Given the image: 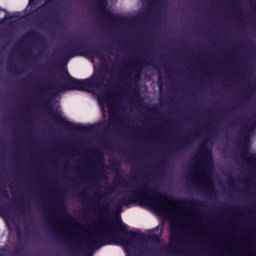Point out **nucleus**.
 Wrapping results in <instances>:
<instances>
[{"label":"nucleus","mask_w":256,"mask_h":256,"mask_svg":"<svg viewBox=\"0 0 256 256\" xmlns=\"http://www.w3.org/2000/svg\"><path fill=\"white\" fill-rule=\"evenodd\" d=\"M165 201H169V203H177L182 207L188 208L202 205V203L197 200H177L173 196L167 195L165 192L154 191L150 189L148 184H143L130 196H122L115 204L114 211L115 213H121V211H123V207H127V205H133L134 203H145V205H149V207L156 211V213H163L167 211Z\"/></svg>","instance_id":"f257e3e1"},{"label":"nucleus","mask_w":256,"mask_h":256,"mask_svg":"<svg viewBox=\"0 0 256 256\" xmlns=\"http://www.w3.org/2000/svg\"><path fill=\"white\" fill-rule=\"evenodd\" d=\"M108 231L107 232H98L92 235L88 239L87 246L80 245L77 249V253L79 256H93V252L89 253V249L93 247H103L105 245H112L114 241H121L125 247H133V243L136 241H143V239H147V234H143L141 232H135L127 229V226L123 225L121 220L118 221V231L123 235V237H119L117 235V228L115 224L108 222L107 223Z\"/></svg>","instance_id":"f03ea898"},{"label":"nucleus","mask_w":256,"mask_h":256,"mask_svg":"<svg viewBox=\"0 0 256 256\" xmlns=\"http://www.w3.org/2000/svg\"><path fill=\"white\" fill-rule=\"evenodd\" d=\"M103 83H105V73L103 72L90 78L79 80L72 77L66 71L64 82L57 80L49 84L48 89L52 91V95H57V93H62V91H90V89H99V87H103Z\"/></svg>","instance_id":"7ed1b4c3"},{"label":"nucleus","mask_w":256,"mask_h":256,"mask_svg":"<svg viewBox=\"0 0 256 256\" xmlns=\"http://www.w3.org/2000/svg\"><path fill=\"white\" fill-rule=\"evenodd\" d=\"M115 48L107 46L106 48H101L99 46H91L84 43H74L73 47L66 48L62 50V55L64 59H71V57H98L101 61H105V51L108 53H113Z\"/></svg>","instance_id":"20e7f679"},{"label":"nucleus","mask_w":256,"mask_h":256,"mask_svg":"<svg viewBox=\"0 0 256 256\" xmlns=\"http://www.w3.org/2000/svg\"><path fill=\"white\" fill-rule=\"evenodd\" d=\"M44 105L53 121H56V123L64 127V129H68V131H73L74 133H89V131H93V125L85 126L69 122V120H65V118L61 116V112H53V108H51L47 102H44Z\"/></svg>","instance_id":"39448f33"},{"label":"nucleus","mask_w":256,"mask_h":256,"mask_svg":"<svg viewBox=\"0 0 256 256\" xmlns=\"http://www.w3.org/2000/svg\"><path fill=\"white\" fill-rule=\"evenodd\" d=\"M142 65H151V62L144 60L143 62H138L136 68L132 71L134 77L128 79L126 87L134 95V97H139V89H137V81L141 79V66Z\"/></svg>","instance_id":"423d86ee"},{"label":"nucleus","mask_w":256,"mask_h":256,"mask_svg":"<svg viewBox=\"0 0 256 256\" xmlns=\"http://www.w3.org/2000/svg\"><path fill=\"white\" fill-rule=\"evenodd\" d=\"M97 7L100 9L101 13L104 15L105 19L112 21V23H121L123 20L121 16L107 10V0H95Z\"/></svg>","instance_id":"0eeeda50"},{"label":"nucleus","mask_w":256,"mask_h":256,"mask_svg":"<svg viewBox=\"0 0 256 256\" xmlns=\"http://www.w3.org/2000/svg\"><path fill=\"white\" fill-rule=\"evenodd\" d=\"M57 209L61 217H63L64 221H67L68 223H72V225H76V227H79V223L77 222V220H75V218H73V216L67 211V208L65 207V202L62 198L58 199Z\"/></svg>","instance_id":"6e6552de"},{"label":"nucleus","mask_w":256,"mask_h":256,"mask_svg":"<svg viewBox=\"0 0 256 256\" xmlns=\"http://www.w3.org/2000/svg\"><path fill=\"white\" fill-rule=\"evenodd\" d=\"M199 153H200V157H202V159L204 161V166L209 167L211 165V163H213V155H212L211 151L209 150V148H207V146L205 144H203L200 147Z\"/></svg>","instance_id":"1a4fd4ad"},{"label":"nucleus","mask_w":256,"mask_h":256,"mask_svg":"<svg viewBox=\"0 0 256 256\" xmlns=\"http://www.w3.org/2000/svg\"><path fill=\"white\" fill-rule=\"evenodd\" d=\"M192 142H193V137L188 136L176 145L175 150L183 151V149H187V147H189V145H191Z\"/></svg>","instance_id":"9d476101"},{"label":"nucleus","mask_w":256,"mask_h":256,"mask_svg":"<svg viewBox=\"0 0 256 256\" xmlns=\"http://www.w3.org/2000/svg\"><path fill=\"white\" fill-rule=\"evenodd\" d=\"M255 92H256L255 84L250 85L248 87L247 91L241 97L242 103H247L249 101L250 97H253V95H255Z\"/></svg>","instance_id":"9b49d317"},{"label":"nucleus","mask_w":256,"mask_h":256,"mask_svg":"<svg viewBox=\"0 0 256 256\" xmlns=\"http://www.w3.org/2000/svg\"><path fill=\"white\" fill-rule=\"evenodd\" d=\"M242 159H246L248 163H256V156L249 153V146H243Z\"/></svg>","instance_id":"f8f14e48"},{"label":"nucleus","mask_w":256,"mask_h":256,"mask_svg":"<svg viewBox=\"0 0 256 256\" xmlns=\"http://www.w3.org/2000/svg\"><path fill=\"white\" fill-rule=\"evenodd\" d=\"M180 239L181 236L179 235V233L171 232L170 241L172 245L169 247L171 251H175V246L179 245Z\"/></svg>","instance_id":"ddd939ff"},{"label":"nucleus","mask_w":256,"mask_h":256,"mask_svg":"<svg viewBox=\"0 0 256 256\" xmlns=\"http://www.w3.org/2000/svg\"><path fill=\"white\" fill-rule=\"evenodd\" d=\"M98 213H101L102 215H109L111 213L109 203L104 202L102 205H98Z\"/></svg>","instance_id":"4468645a"},{"label":"nucleus","mask_w":256,"mask_h":256,"mask_svg":"<svg viewBox=\"0 0 256 256\" xmlns=\"http://www.w3.org/2000/svg\"><path fill=\"white\" fill-rule=\"evenodd\" d=\"M29 37H32V39H36L37 41H40V43H43L45 41V37H43V35L39 34V32L37 31L30 32Z\"/></svg>","instance_id":"2eb2a0df"},{"label":"nucleus","mask_w":256,"mask_h":256,"mask_svg":"<svg viewBox=\"0 0 256 256\" xmlns=\"http://www.w3.org/2000/svg\"><path fill=\"white\" fill-rule=\"evenodd\" d=\"M96 156V163L99 165V167H105V164L103 163V154L99 151L94 152Z\"/></svg>","instance_id":"dca6fc26"},{"label":"nucleus","mask_w":256,"mask_h":256,"mask_svg":"<svg viewBox=\"0 0 256 256\" xmlns=\"http://www.w3.org/2000/svg\"><path fill=\"white\" fill-rule=\"evenodd\" d=\"M98 175L94 174L93 180L95 181L96 179H107V171L101 169L97 171Z\"/></svg>","instance_id":"f3484780"},{"label":"nucleus","mask_w":256,"mask_h":256,"mask_svg":"<svg viewBox=\"0 0 256 256\" xmlns=\"http://www.w3.org/2000/svg\"><path fill=\"white\" fill-rule=\"evenodd\" d=\"M53 23L58 27H61V25L63 24V20L61 19V16L55 14L53 17Z\"/></svg>","instance_id":"a211bd4d"},{"label":"nucleus","mask_w":256,"mask_h":256,"mask_svg":"<svg viewBox=\"0 0 256 256\" xmlns=\"http://www.w3.org/2000/svg\"><path fill=\"white\" fill-rule=\"evenodd\" d=\"M0 197L2 199H9V192L7 191V189H5L1 186H0Z\"/></svg>","instance_id":"6ab92c4d"},{"label":"nucleus","mask_w":256,"mask_h":256,"mask_svg":"<svg viewBox=\"0 0 256 256\" xmlns=\"http://www.w3.org/2000/svg\"><path fill=\"white\" fill-rule=\"evenodd\" d=\"M8 70L10 71V73H14V75L21 74V70H19V68H17L16 66L9 65Z\"/></svg>","instance_id":"aec40b11"},{"label":"nucleus","mask_w":256,"mask_h":256,"mask_svg":"<svg viewBox=\"0 0 256 256\" xmlns=\"http://www.w3.org/2000/svg\"><path fill=\"white\" fill-rule=\"evenodd\" d=\"M149 241H154L155 243L159 242L161 239V235L159 234H151L148 236Z\"/></svg>","instance_id":"412c9836"},{"label":"nucleus","mask_w":256,"mask_h":256,"mask_svg":"<svg viewBox=\"0 0 256 256\" xmlns=\"http://www.w3.org/2000/svg\"><path fill=\"white\" fill-rule=\"evenodd\" d=\"M207 189H208V193L209 195H215V186H213V183L209 182L207 184Z\"/></svg>","instance_id":"4be33fe9"},{"label":"nucleus","mask_w":256,"mask_h":256,"mask_svg":"<svg viewBox=\"0 0 256 256\" xmlns=\"http://www.w3.org/2000/svg\"><path fill=\"white\" fill-rule=\"evenodd\" d=\"M113 183H122L123 185H125L126 181L124 180L123 176L116 175L114 177Z\"/></svg>","instance_id":"5701e85b"},{"label":"nucleus","mask_w":256,"mask_h":256,"mask_svg":"<svg viewBox=\"0 0 256 256\" xmlns=\"http://www.w3.org/2000/svg\"><path fill=\"white\" fill-rule=\"evenodd\" d=\"M255 127H256V120H255L253 123L248 124V125L246 126V131H247L248 133H251V131H253V130L255 129Z\"/></svg>","instance_id":"b1692460"},{"label":"nucleus","mask_w":256,"mask_h":256,"mask_svg":"<svg viewBox=\"0 0 256 256\" xmlns=\"http://www.w3.org/2000/svg\"><path fill=\"white\" fill-rule=\"evenodd\" d=\"M110 167H112V169H115L116 171H121L119 169V162L118 161H114L110 164Z\"/></svg>","instance_id":"393cba45"},{"label":"nucleus","mask_w":256,"mask_h":256,"mask_svg":"<svg viewBox=\"0 0 256 256\" xmlns=\"http://www.w3.org/2000/svg\"><path fill=\"white\" fill-rule=\"evenodd\" d=\"M0 215L3 217H7L9 215V212H7V209H5L3 206H0Z\"/></svg>","instance_id":"a878e982"},{"label":"nucleus","mask_w":256,"mask_h":256,"mask_svg":"<svg viewBox=\"0 0 256 256\" xmlns=\"http://www.w3.org/2000/svg\"><path fill=\"white\" fill-rule=\"evenodd\" d=\"M26 212L27 210H25V206L20 205V208L18 210L19 215H25Z\"/></svg>","instance_id":"bb28decb"},{"label":"nucleus","mask_w":256,"mask_h":256,"mask_svg":"<svg viewBox=\"0 0 256 256\" xmlns=\"http://www.w3.org/2000/svg\"><path fill=\"white\" fill-rule=\"evenodd\" d=\"M249 25L256 27V18H250L248 21Z\"/></svg>","instance_id":"cd10ccee"},{"label":"nucleus","mask_w":256,"mask_h":256,"mask_svg":"<svg viewBox=\"0 0 256 256\" xmlns=\"http://www.w3.org/2000/svg\"><path fill=\"white\" fill-rule=\"evenodd\" d=\"M113 191H115V188L113 186L106 187V193L111 194Z\"/></svg>","instance_id":"c85d7f7f"},{"label":"nucleus","mask_w":256,"mask_h":256,"mask_svg":"<svg viewBox=\"0 0 256 256\" xmlns=\"http://www.w3.org/2000/svg\"><path fill=\"white\" fill-rule=\"evenodd\" d=\"M167 163V160L164 158L158 163V167H163Z\"/></svg>","instance_id":"c756f323"},{"label":"nucleus","mask_w":256,"mask_h":256,"mask_svg":"<svg viewBox=\"0 0 256 256\" xmlns=\"http://www.w3.org/2000/svg\"><path fill=\"white\" fill-rule=\"evenodd\" d=\"M204 179H207V181H211V177L207 173V170H204Z\"/></svg>","instance_id":"7c9ffc66"},{"label":"nucleus","mask_w":256,"mask_h":256,"mask_svg":"<svg viewBox=\"0 0 256 256\" xmlns=\"http://www.w3.org/2000/svg\"><path fill=\"white\" fill-rule=\"evenodd\" d=\"M156 111H157V108H152V109H150V112H151V113H156Z\"/></svg>","instance_id":"2f4dec72"},{"label":"nucleus","mask_w":256,"mask_h":256,"mask_svg":"<svg viewBox=\"0 0 256 256\" xmlns=\"http://www.w3.org/2000/svg\"><path fill=\"white\" fill-rule=\"evenodd\" d=\"M53 1H55V0H46V3H47V4L53 3Z\"/></svg>","instance_id":"473e14b6"},{"label":"nucleus","mask_w":256,"mask_h":256,"mask_svg":"<svg viewBox=\"0 0 256 256\" xmlns=\"http://www.w3.org/2000/svg\"><path fill=\"white\" fill-rule=\"evenodd\" d=\"M7 207H8L9 209H13V205H11V204H8Z\"/></svg>","instance_id":"72a5a7b5"},{"label":"nucleus","mask_w":256,"mask_h":256,"mask_svg":"<svg viewBox=\"0 0 256 256\" xmlns=\"http://www.w3.org/2000/svg\"><path fill=\"white\" fill-rule=\"evenodd\" d=\"M241 105H243V104H241V103H238V104H237V107H241Z\"/></svg>","instance_id":"f704fd0d"},{"label":"nucleus","mask_w":256,"mask_h":256,"mask_svg":"<svg viewBox=\"0 0 256 256\" xmlns=\"http://www.w3.org/2000/svg\"><path fill=\"white\" fill-rule=\"evenodd\" d=\"M125 251H127V253H129V248L126 247V248H125Z\"/></svg>","instance_id":"c9c22d12"},{"label":"nucleus","mask_w":256,"mask_h":256,"mask_svg":"<svg viewBox=\"0 0 256 256\" xmlns=\"http://www.w3.org/2000/svg\"><path fill=\"white\" fill-rule=\"evenodd\" d=\"M248 45H253V42H248Z\"/></svg>","instance_id":"e433bc0d"},{"label":"nucleus","mask_w":256,"mask_h":256,"mask_svg":"<svg viewBox=\"0 0 256 256\" xmlns=\"http://www.w3.org/2000/svg\"><path fill=\"white\" fill-rule=\"evenodd\" d=\"M8 19H13V16L8 17Z\"/></svg>","instance_id":"4c0bfd02"},{"label":"nucleus","mask_w":256,"mask_h":256,"mask_svg":"<svg viewBox=\"0 0 256 256\" xmlns=\"http://www.w3.org/2000/svg\"><path fill=\"white\" fill-rule=\"evenodd\" d=\"M127 159L131 160V157H130V156H127Z\"/></svg>","instance_id":"58836bf2"},{"label":"nucleus","mask_w":256,"mask_h":256,"mask_svg":"<svg viewBox=\"0 0 256 256\" xmlns=\"http://www.w3.org/2000/svg\"><path fill=\"white\" fill-rule=\"evenodd\" d=\"M237 110V108H233V111Z\"/></svg>","instance_id":"ea45409f"}]
</instances>
